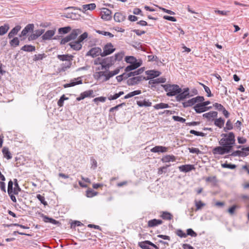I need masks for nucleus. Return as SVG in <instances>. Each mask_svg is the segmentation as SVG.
<instances>
[{
  "instance_id": "3",
  "label": "nucleus",
  "mask_w": 249,
  "mask_h": 249,
  "mask_svg": "<svg viewBox=\"0 0 249 249\" xmlns=\"http://www.w3.org/2000/svg\"><path fill=\"white\" fill-rule=\"evenodd\" d=\"M116 75L113 71H100L95 72L94 75V78L97 80H100L103 78L102 81L106 82L111 77Z\"/></svg>"
},
{
  "instance_id": "29",
  "label": "nucleus",
  "mask_w": 249,
  "mask_h": 249,
  "mask_svg": "<svg viewBox=\"0 0 249 249\" xmlns=\"http://www.w3.org/2000/svg\"><path fill=\"white\" fill-rule=\"evenodd\" d=\"M176 160V158L174 155H168L162 157L161 161L163 162H168L169 161H174Z\"/></svg>"
},
{
  "instance_id": "12",
  "label": "nucleus",
  "mask_w": 249,
  "mask_h": 249,
  "mask_svg": "<svg viewBox=\"0 0 249 249\" xmlns=\"http://www.w3.org/2000/svg\"><path fill=\"white\" fill-rule=\"evenodd\" d=\"M55 29L46 31L42 36V38L44 40H50L55 33Z\"/></svg>"
},
{
  "instance_id": "22",
  "label": "nucleus",
  "mask_w": 249,
  "mask_h": 249,
  "mask_svg": "<svg viewBox=\"0 0 249 249\" xmlns=\"http://www.w3.org/2000/svg\"><path fill=\"white\" fill-rule=\"evenodd\" d=\"M124 55V53L121 52L115 54L114 56L109 57V59H111V61L114 63L116 61H121L122 60Z\"/></svg>"
},
{
  "instance_id": "20",
  "label": "nucleus",
  "mask_w": 249,
  "mask_h": 249,
  "mask_svg": "<svg viewBox=\"0 0 249 249\" xmlns=\"http://www.w3.org/2000/svg\"><path fill=\"white\" fill-rule=\"evenodd\" d=\"M195 111L197 113H201L206 111V107L201 103H197L194 107Z\"/></svg>"
},
{
  "instance_id": "25",
  "label": "nucleus",
  "mask_w": 249,
  "mask_h": 249,
  "mask_svg": "<svg viewBox=\"0 0 249 249\" xmlns=\"http://www.w3.org/2000/svg\"><path fill=\"white\" fill-rule=\"evenodd\" d=\"M73 56L71 54H58L57 57L58 59L62 61H68L71 60H72Z\"/></svg>"
},
{
  "instance_id": "31",
  "label": "nucleus",
  "mask_w": 249,
  "mask_h": 249,
  "mask_svg": "<svg viewBox=\"0 0 249 249\" xmlns=\"http://www.w3.org/2000/svg\"><path fill=\"white\" fill-rule=\"evenodd\" d=\"M13 182L15 186V187L14 188V194L17 195L18 194L19 192H20L21 190L18 185L17 179L15 178Z\"/></svg>"
},
{
  "instance_id": "17",
  "label": "nucleus",
  "mask_w": 249,
  "mask_h": 249,
  "mask_svg": "<svg viewBox=\"0 0 249 249\" xmlns=\"http://www.w3.org/2000/svg\"><path fill=\"white\" fill-rule=\"evenodd\" d=\"M142 64V63L141 60H140L139 61V63H135L134 64H130L129 65L127 66L125 68V71L129 72L132 70H134L136 69L137 68H138V67H139L140 66H141Z\"/></svg>"
},
{
  "instance_id": "52",
  "label": "nucleus",
  "mask_w": 249,
  "mask_h": 249,
  "mask_svg": "<svg viewBox=\"0 0 249 249\" xmlns=\"http://www.w3.org/2000/svg\"><path fill=\"white\" fill-rule=\"evenodd\" d=\"M88 34L87 32H84L79 36L77 40L80 43L83 44V41L88 37Z\"/></svg>"
},
{
  "instance_id": "54",
  "label": "nucleus",
  "mask_w": 249,
  "mask_h": 249,
  "mask_svg": "<svg viewBox=\"0 0 249 249\" xmlns=\"http://www.w3.org/2000/svg\"><path fill=\"white\" fill-rule=\"evenodd\" d=\"M97 194V193L92 189H88L86 191V196L88 197H92Z\"/></svg>"
},
{
  "instance_id": "57",
  "label": "nucleus",
  "mask_w": 249,
  "mask_h": 249,
  "mask_svg": "<svg viewBox=\"0 0 249 249\" xmlns=\"http://www.w3.org/2000/svg\"><path fill=\"white\" fill-rule=\"evenodd\" d=\"M36 198L42 203L43 205H47V202L45 200V197L40 194L36 195Z\"/></svg>"
},
{
  "instance_id": "2",
  "label": "nucleus",
  "mask_w": 249,
  "mask_h": 249,
  "mask_svg": "<svg viewBox=\"0 0 249 249\" xmlns=\"http://www.w3.org/2000/svg\"><path fill=\"white\" fill-rule=\"evenodd\" d=\"M161 87L167 92L166 95L169 97L175 96L182 91V89L178 85L165 84L161 85Z\"/></svg>"
},
{
  "instance_id": "11",
  "label": "nucleus",
  "mask_w": 249,
  "mask_h": 249,
  "mask_svg": "<svg viewBox=\"0 0 249 249\" xmlns=\"http://www.w3.org/2000/svg\"><path fill=\"white\" fill-rule=\"evenodd\" d=\"M111 12L107 8H103L101 12V18L105 20H109L111 18Z\"/></svg>"
},
{
  "instance_id": "61",
  "label": "nucleus",
  "mask_w": 249,
  "mask_h": 249,
  "mask_svg": "<svg viewBox=\"0 0 249 249\" xmlns=\"http://www.w3.org/2000/svg\"><path fill=\"white\" fill-rule=\"evenodd\" d=\"M45 57V54H35L34 55L33 60L35 61L42 60L44 57Z\"/></svg>"
},
{
  "instance_id": "27",
  "label": "nucleus",
  "mask_w": 249,
  "mask_h": 249,
  "mask_svg": "<svg viewBox=\"0 0 249 249\" xmlns=\"http://www.w3.org/2000/svg\"><path fill=\"white\" fill-rule=\"evenodd\" d=\"M21 26L19 25H17L8 34V37L11 38L13 37L15 35H17L18 32L20 30Z\"/></svg>"
},
{
  "instance_id": "15",
  "label": "nucleus",
  "mask_w": 249,
  "mask_h": 249,
  "mask_svg": "<svg viewBox=\"0 0 249 249\" xmlns=\"http://www.w3.org/2000/svg\"><path fill=\"white\" fill-rule=\"evenodd\" d=\"M178 169L180 172L187 173L195 169V168L194 165L185 164L179 166Z\"/></svg>"
},
{
  "instance_id": "44",
  "label": "nucleus",
  "mask_w": 249,
  "mask_h": 249,
  "mask_svg": "<svg viewBox=\"0 0 249 249\" xmlns=\"http://www.w3.org/2000/svg\"><path fill=\"white\" fill-rule=\"evenodd\" d=\"M96 8V5L95 3H90L88 4H85L83 5V10L87 11L88 10H93Z\"/></svg>"
},
{
  "instance_id": "53",
  "label": "nucleus",
  "mask_w": 249,
  "mask_h": 249,
  "mask_svg": "<svg viewBox=\"0 0 249 249\" xmlns=\"http://www.w3.org/2000/svg\"><path fill=\"white\" fill-rule=\"evenodd\" d=\"M19 41L18 37L13 38L10 41V44L12 46L16 47L19 45Z\"/></svg>"
},
{
  "instance_id": "49",
  "label": "nucleus",
  "mask_w": 249,
  "mask_h": 249,
  "mask_svg": "<svg viewBox=\"0 0 249 249\" xmlns=\"http://www.w3.org/2000/svg\"><path fill=\"white\" fill-rule=\"evenodd\" d=\"M13 184L14 182L12 181V180H10L8 182L7 189L8 194H14Z\"/></svg>"
},
{
  "instance_id": "63",
  "label": "nucleus",
  "mask_w": 249,
  "mask_h": 249,
  "mask_svg": "<svg viewBox=\"0 0 249 249\" xmlns=\"http://www.w3.org/2000/svg\"><path fill=\"white\" fill-rule=\"evenodd\" d=\"M172 118L174 121L180 122L181 123H185L186 121L185 119L178 116H173Z\"/></svg>"
},
{
  "instance_id": "46",
  "label": "nucleus",
  "mask_w": 249,
  "mask_h": 249,
  "mask_svg": "<svg viewBox=\"0 0 249 249\" xmlns=\"http://www.w3.org/2000/svg\"><path fill=\"white\" fill-rule=\"evenodd\" d=\"M221 166L224 168H229L230 169H234L236 167V165L235 164L228 163L227 162L221 164Z\"/></svg>"
},
{
  "instance_id": "43",
  "label": "nucleus",
  "mask_w": 249,
  "mask_h": 249,
  "mask_svg": "<svg viewBox=\"0 0 249 249\" xmlns=\"http://www.w3.org/2000/svg\"><path fill=\"white\" fill-rule=\"evenodd\" d=\"M154 107L156 109H163L169 107V106L167 104L160 103L159 104H156Z\"/></svg>"
},
{
  "instance_id": "37",
  "label": "nucleus",
  "mask_w": 249,
  "mask_h": 249,
  "mask_svg": "<svg viewBox=\"0 0 249 249\" xmlns=\"http://www.w3.org/2000/svg\"><path fill=\"white\" fill-rule=\"evenodd\" d=\"M9 25L8 24H4L0 27V36L5 34L9 29Z\"/></svg>"
},
{
  "instance_id": "14",
  "label": "nucleus",
  "mask_w": 249,
  "mask_h": 249,
  "mask_svg": "<svg viewBox=\"0 0 249 249\" xmlns=\"http://www.w3.org/2000/svg\"><path fill=\"white\" fill-rule=\"evenodd\" d=\"M166 82V78L164 77H160L155 79L150 80L148 84L151 85V89L155 87V85L160 83H164Z\"/></svg>"
},
{
  "instance_id": "42",
  "label": "nucleus",
  "mask_w": 249,
  "mask_h": 249,
  "mask_svg": "<svg viewBox=\"0 0 249 249\" xmlns=\"http://www.w3.org/2000/svg\"><path fill=\"white\" fill-rule=\"evenodd\" d=\"M125 61L130 64H134L135 63H139L137 59L133 56H127L125 57Z\"/></svg>"
},
{
  "instance_id": "51",
  "label": "nucleus",
  "mask_w": 249,
  "mask_h": 249,
  "mask_svg": "<svg viewBox=\"0 0 249 249\" xmlns=\"http://www.w3.org/2000/svg\"><path fill=\"white\" fill-rule=\"evenodd\" d=\"M69 98L66 97L65 95L61 96L57 102V105L59 107H61L63 106L64 101L68 100Z\"/></svg>"
},
{
  "instance_id": "1",
  "label": "nucleus",
  "mask_w": 249,
  "mask_h": 249,
  "mask_svg": "<svg viewBox=\"0 0 249 249\" xmlns=\"http://www.w3.org/2000/svg\"><path fill=\"white\" fill-rule=\"evenodd\" d=\"M222 138L219 141L220 145H224L231 152L235 143V136L233 132L222 133L220 135Z\"/></svg>"
},
{
  "instance_id": "19",
  "label": "nucleus",
  "mask_w": 249,
  "mask_h": 249,
  "mask_svg": "<svg viewBox=\"0 0 249 249\" xmlns=\"http://www.w3.org/2000/svg\"><path fill=\"white\" fill-rule=\"evenodd\" d=\"M34 28V24H28L22 31L20 36H26L29 32L33 31Z\"/></svg>"
},
{
  "instance_id": "34",
  "label": "nucleus",
  "mask_w": 249,
  "mask_h": 249,
  "mask_svg": "<svg viewBox=\"0 0 249 249\" xmlns=\"http://www.w3.org/2000/svg\"><path fill=\"white\" fill-rule=\"evenodd\" d=\"M72 60H71L68 61H66L65 63H63L61 65V71H65L68 69H69L72 64Z\"/></svg>"
},
{
  "instance_id": "23",
  "label": "nucleus",
  "mask_w": 249,
  "mask_h": 249,
  "mask_svg": "<svg viewBox=\"0 0 249 249\" xmlns=\"http://www.w3.org/2000/svg\"><path fill=\"white\" fill-rule=\"evenodd\" d=\"M114 19L116 22H120L125 20V16L122 13L117 12L114 14Z\"/></svg>"
},
{
  "instance_id": "10",
  "label": "nucleus",
  "mask_w": 249,
  "mask_h": 249,
  "mask_svg": "<svg viewBox=\"0 0 249 249\" xmlns=\"http://www.w3.org/2000/svg\"><path fill=\"white\" fill-rule=\"evenodd\" d=\"M109 57H107L102 60L101 63V69L105 70V71H107L109 70L110 67L113 64L112 62L111 61V59H109Z\"/></svg>"
},
{
  "instance_id": "40",
  "label": "nucleus",
  "mask_w": 249,
  "mask_h": 249,
  "mask_svg": "<svg viewBox=\"0 0 249 249\" xmlns=\"http://www.w3.org/2000/svg\"><path fill=\"white\" fill-rule=\"evenodd\" d=\"M71 30V28L70 26L60 28L58 29V33L60 35H63L68 33Z\"/></svg>"
},
{
  "instance_id": "26",
  "label": "nucleus",
  "mask_w": 249,
  "mask_h": 249,
  "mask_svg": "<svg viewBox=\"0 0 249 249\" xmlns=\"http://www.w3.org/2000/svg\"><path fill=\"white\" fill-rule=\"evenodd\" d=\"M217 114L218 113L216 111H213L203 114V117L207 118L208 120H210L212 118L216 117Z\"/></svg>"
},
{
  "instance_id": "4",
  "label": "nucleus",
  "mask_w": 249,
  "mask_h": 249,
  "mask_svg": "<svg viewBox=\"0 0 249 249\" xmlns=\"http://www.w3.org/2000/svg\"><path fill=\"white\" fill-rule=\"evenodd\" d=\"M116 75L113 71H100L95 72L94 75V78L97 80H100L103 78L102 81L106 82L111 77Z\"/></svg>"
},
{
  "instance_id": "62",
  "label": "nucleus",
  "mask_w": 249,
  "mask_h": 249,
  "mask_svg": "<svg viewBox=\"0 0 249 249\" xmlns=\"http://www.w3.org/2000/svg\"><path fill=\"white\" fill-rule=\"evenodd\" d=\"M106 99L107 98L105 97L101 96L94 98L93 100V101L95 103H97L98 102H105L106 100Z\"/></svg>"
},
{
  "instance_id": "7",
  "label": "nucleus",
  "mask_w": 249,
  "mask_h": 249,
  "mask_svg": "<svg viewBox=\"0 0 249 249\" xmlns=\"http://www.w3.org/2000/svg\"><path fill=\"white\" fill-rule=\"evenodd\" d=\"M212 152L213 155L219 154L222 155L229 153L231 151L228 150L226 146H224V145H220L213 148L212 150Z\"/></svg>"
},
{
  "instance_id": "59",
  "label": "nucleus",
  "mask_w": 249,
  "mask_h": 249,
  "mask_svg": "<svg viewBox=\"0 0 249 249\" xmlns=\"http://www.w3.org/2000/svg\"><path fill=\"white\" fill-rule=\"evenodd\" d=\"M187 235H190L192 237H196L197 233L195 232L192 229H188L187 230V233H186Z\"/></svg>"
},
{
  "instance_id": "16",
  "label": "nucleus",
  "mask_w": 249,
  "mask_h": 249,
  "mask_svg": "<svg viewBox=\"0 0 249 249\" xmlns=\"http://www.w3.org/2000/svg\"><path fill=\"white\" fill-rule=\"evenodd\" d=\"M168 148L162 146H156L151 149L150 151L152 153H165L167 151Z\"/></svg>"
},
{
  "instance_id": "41",
  "label": "nucleus",
  "mask_w": 249,
  "mask_h": 249,
  "mask_svg": "<svg viewBox=\"0 0 249 249\" xmlns=\"http://www.w3.org/2000/svg\"><path fill=\"white\" fill-rule=\"evenodd\" d=\"M196 104L194 98L182 103L183 107L185 108L191 107Z\"/></svg>"
},
{
  "instance_id": "9",
  "label": "nucleus",
  "mask_w": 249,
  "mask_h": 249,
  "mask_svg": "<svg viewBox=\"0 0 249 249\" xmlns=\"http://www.w3.org/2000/svg\"><path fill=\"white\" fill-rule=\"evenodd\" d=\"M102 50L100 47H96L90 49L86 53L87 56H91L92 57H96L99 55H101Z\"/></svg>"
},
{
  "instance_id": "48",
  "label": "nucleus",
  "mask_w": 249,
  "mask_h": 249,
  "mask_svg": "<svg viewBox=\"0 0 249 249\" xmlns=\"http://www.w3.org/2000/svg\"><path fill=\"white\" fill-rule=\"evenodd\" d=\"M95 32L99 34L103 35L105 36H108L110 38H112L114 36V35L112 34H111V33L108 32H106V31H100V30H95Z\"/></svg>"
},
{
  "instance_id": "18",
  "label": "nucleus",
  "mask_w": 249,
  "mask_h": 249,
  "mask_svg": "<svg viewBox=\"0 0 249 249\" xmlns=\"http://www.w3.org/2000/svg\"><path fill=\"white\" fill-rule=\"evenodd\" d=\"M69 45L72 50L75 51H79L82 47V43H80L77 40L69 43Z\"/></svg>"
},
{
  "instance_id": "64",
  "label": "nucleus",
  "mask_w": 249,
  "mask_h": 249,
  "mask_svg": "<svg viewBox=\"0 0 249 249\" xmlns=\"http://www.w3.org/2000/svg\"><path fill=\"white\" fill-rule=\"evenodd\" d=\"M194 100L195 101L196 104L198 103H201L202 102L204 101V97L203 96H198L195 98H194Z\"/></svg>"
},
{
  "instance_id": "45",
  "label": "nucleus",
  "mask_w": 249,
  "mask_h": 249,
  "mask_svg": "<svg viewBox=\"0 0 249 249\" xmlns=\"http://www.w3.org/2000/svg\"><path fill=\"white\" fill-rule=\"evenodd\" d=\"M195 205L196 206V211L199 210L201 209L202 207L205 206L206 205V204L202 202L201 200L195 201Z\"/></svg>"
},
{
  "instance_id": "30",
  "label": "nucleus",
  "mask_w": 249,
  "mask_h": 249,
  "mask_svg": "<svg viewBox=\"0 0 249 249\" xmlns=\"http://www.w3.org/2000/svg\"><path fill=\"white\" fill-rule=\"evenodd\" d=\"M225 123V120L222 118L216 119L214 120V124L215 126L220 128L223 127Z\"/></svg>"
},
{
  "instance_id": "21",
  "label": "nucleus",
  "mask_w": 249,
  "mask_h": 249,
  "mask_svg": "<svg viewBox=\"0 0 249 249\" xmlns=\"http://www.w3.org/2000/svg\"><path fill=\"white\" fill-rule=\"evenodd\" d=\"M145 73L150 78V79L151 78L157 77L160 76V74H161V72L160 71L155 70L147 71H146Z\"/></svg>"
},
{
  "instance_id": "13",
  "label": "nucleus",
  "mask_w": 249,
  "mask_h": 249,
  "mask_svg": "<svg viewBox=\"0 0 249 249\" xmlns=\"http://www.w3.org/2000/svg\"><path fill=\"white\" fill-rule=\"evenodd\" d=\"M192 94H187L182 91L180 93H178L176 96V99L178 102H181L184 101L185 99L192 97Z\"/></svg>"
},
{
  "instance_id": "35",
  "label": "nucleus",
  "mask_w": 249,
  "mask_h": 249,
  "mask_svg": "<svg viewBox=\"0 0 249 249\" xmlns=\"http://www.w3.org/2000/svg\"><path fill=\"white\" fill-rule=\"evenodd\" d=\"M43 217L44 221L46 223H50L54 225H56L59 223V221H56L52 218L49 217L46 215L43 216Z\"/></svg>"
},
{
  "instance_id": "60",
  "label": "nucleus",
  "mask_w": 249,
  "mask_h": 249,
  "mask_svg": "<svg viewBox=\"0 0 249 249\" xmlns=\"http://www.w3.org/2000/svg\"><path fill=\"white\" fill-rule=\"evenodd\" d=\"M176 234L178 236L181 238H185L187 237V234L180 229H178L177 231Z\"/></svg>"
},
{
  "instance_id": "55",
  "label": "nucleus",
  "mask_w": 249,
  "mask_h": 249,
  "mask_svg": "<svg viewBox=\"0 0 249 249\" xmlns=\"http://www.w3.org/2000/svg\"><path fill=\"white\" fill-rule=\"evenodd\" d=\"M81 94L83 95L85 98L90 96L93 97V96H92V94H93V91L92 90H89L85 91L81 93Z\"/></svg>"
},
{
  "instance_id": "24",
  "label": "nucleus",
  "mask_w": 249,
  "mask_h": 249,
  "mask_svg": "<svg viewBox=\"0 0 249 249\" xmlns=\"http://www.w3.org/2000/svg\"><path fill=\"white\" fill-rule=\"evenodd\" d=\"M162 221L160 219H153L148 222L149 227H154L162 223Z\"/></svg>"
},
{
  "instance_id": "5",
  "label": "nucleus",
  "mask_w": 249,
  "mask_h": 249,
  "mask_svg": "<svg viewBox=\"0 0 249 249\" xmlns=\"http://www.w3.org/2000/svg\"><path fill=\"white\" fill-rule=\"evenodd\" d=\"M81 33L82 31L80 29H76L73 30L70 35L61 39L60 44L64 45L72 40H74Z\"/></svg>"
},
{
  "instance_id": "38",
  "label": "nucleus",
  "mask_w": 249,
  "mask_h": 249,
  "mask_svg": "<svg viewBox=\"0 0 249 249\" xmlns=\"http://www.w3.org/2000/svg\"><path fill=\"white\" fill-rule=\"evenodd\" d=\"M137 104L140 107H150L152 105V103L144 100L143 101H138Z\"/></svg>"
},
{
  "instance_id": "28",
  "label": "nucleus",
  "mask_w": 249,
  "mask_h": 249,
  "mask_svg": "<svg viewBox=\"0 0 249 249\" xmlns=\"http://www.w3.org/2000/svg\"><path fill=\"white\" fill-rule=\"evenodd\" d=\"M2 152L4 157L6 158L7 160H10L12 159V157L11 153L8 147H4L2 150Z\"/></svg>"
},
{
  "instance_id": "36",
  "label": "nucleus",
  "mask_w": 249,
  "mask_h": 249,
  "mask_svg": "<svg viewBox=\"0 0 249 249\" xmlns=\"http://www.w3.org/2000/svg\"><path fill=\"white\" fill-rule=\"evenodd\" d=\"M160 216L164 220H171L173 217L172 214L168 212H162Z\"/></svg>"
},
{
  "instance_id": "39",
  "label": "nucleus",
  "mask_w": 249,
  "mask_h": 249,
  "mask_svg": "<svg viewBox=\"0 0 249 249\" xmlns=\"http://www.w3.org/2000/svg\"><path fill=\"white\" fill-rule=\"evenodd\" d=\"M141 90H134L133 91H132L131 92H129V93H128L127 94H126V95H125L124 96V99H128L129 98H131L132 97H133L134 96H135V95H139L141 93Z\"/></svg>"
},
{
  "instance_id": "50",
  "label": "nucleus",
  "mask_w": 249,
  "mask_h": 249,
  "mask_svg": "<svg viewBox=\"0 0 249 249\" xmlns=\"http://www.w3.org/2000/svg\"><path fill=\"white\" fill-rule=\"evenodd\" d=\"M240 208V207L239 205H233L231 207L229 208L228 212L231 215H232L234 214L235 210L239 209Z\"/></svg>"
},
{
  "instance_id": "33",
  "label": "nucleus",
  "mask_w": 249,
  "mask_h": 249,
  "mask_svg": "<svg viewBox=\"0 0 249 249\" xmlns=\"http://www.w3.org/2000/svg\"><path fill=\"white\" fill-rule=\"evenodd\" d=\"M35 47L31 45H25L21 48V50L27 52H34L35 51Z\"/></svg>"
},
{
  "instance_id": "58",
  "label": "nucleus",
  "mask_w": 249,
  "mask_h": 249,
  "mask_svg": "<svg viewBox=\"0 0 249 249\" xmlns=\"http://www.w3.org/2000/svg\"><path fill=\"white\" fill-rule=\"evenodd\" d=\"M213 106L215 107V109L221 111H222V110L225 108L223 105L217 103H214L213 105Z\"/></svg>"
},
{
  "instance_id": "6",
  "label": "nucleus",
  "mask_w": 249,
  "mask_h": 249,
  "mask_svg": "<svg viewBox=\"0 0 249 249\" xmlns=\"http://www.w3.org/2000/svg\"><path fill=\"white\" fill-rule=\"evenodd\" d=\"M149 79H150V78L148 76H147L146 77L141 75L135 76L129 78L127 80V84L128 86L135 85L138 84L139 82L142 80H147Z\"/></svg>"
},
{
  "instance_id": "56",
  "label": "nucleus",
  "mask_w": 249,
  "mask_h": 249,
  "mask_svg": "<svg viewBox=\"0 0 249 249\" xmlns=\"http://www.w3.org/2000/svg\"><path fill=\"white\" fill-rule=\"evenodd\" d=\"M190 133L192 134H194L196 136H201V137H205L206 135V134H205V133H204L201 132L196 131L195 130H191L190 131Z\"/></svg>"
},
{
  "instance_id": "47",
  "label": "nucleus",
  "mask_w": 249,
  "mask_h": 249,
  "mask_svg": "<svg viewBox=\"0 0 249 249\" xmlns=\"http://www.w3.org/2000/svg\"><path fill=\"white\" fill-rule=\"evenodd\" d=\"M230 155L232 157L238 156L239 157H243V156H245V154L242 152V150H236L232 152Z\"/></svg>"
},
{
  "instance_id": "32",
  "label": "nucleus",
  "mask_w": 249,
  "mask_h": 249,
  "mask_svg": "<svg viewBox=\"0 0 249 249\" xmlns=\"http://www.w3.org/2000/svg\"><path fill=\"white\" fill-rule=\"evenodd\" d=\"M233 129V124L231 120H228L226 124V126L223 127V131L227 133L229 130H232Z\"/></svg>"
},
{
  "instance_id": "8",
  "label": "nucleus",
  "mask_w": 249,
  "mask_h": 249,
  "mask_svg": "<svg viewBox=\"0 0 249 249\" xmlns=\"http://www.w3.org/2000/svg\"><path fill=\"white\" fill-rule=\"evenodd\" d=\"M115 49L113 48V46L111 43H107L103 48V52H102L101 56H106L114 52Z\"/></svg>"
}]
</instances>
